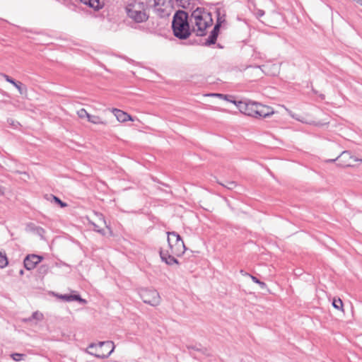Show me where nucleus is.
Here are the masks:
<instances>
[{
    "label": "nucleus",
    "mask_w": 362,
    "mask_h": 362,
    "mask_svg": "<svg viewBox=\"0 0 362 362\" xmlns=\"http://www.w3.org/2000/svg\"><path fill=\"white\" fill-rule=\"evenodd\" d=\"M234 108L242 114L257 119L266 118L274 114L269 106L251 100H236L234 96L228 95V112H235Z\"/></svg>",
    "instance_id": "f257e3e1"
},
{
    "label": "nucleus",
    "mask_w": 362,
    "mask_h": 362,
    "mask_svg": "<svg viewBox=\"0 0 362 362\" xmlns=\"http://www.w3.org/2000/svg\"><path fill=\"white\" fill-rule=\"evenodd\" d=\"M189 15L183 10L177 11L173 18L172 29L174 35L180 40H186L191 35L188 21Z\"/></svg>",
    "instance_id": "f03ea898"
},
{
    "label": "nucleus",
    "mask_w": 362,
    "mask_h": 362,
    "mask_svg": "<svg viewBox=\"0 0 362 362\" xmlns=\"http://www.w3.org/2000/svg\"><path fill=\"white\" fill-rule=\"evenodd\" d=\"M150 8L146 2L129 0L126 3L125 11L127 16L137 23L146 22L148 19L146 9Z\"/></svg>",
    "instance_id": "7ed1b4c3"
},
{
    "label": "nucleus",
    "mask_w": 362,
    "mask_h": 362,
    "mask_svg": "<svg viewBox=\"0 0 362 362\" xmlns=\"http://www.w3.org/2000/svg\"><path fill=\"white\" fill-rule=\"evenodd\" d=\"M194 20L195 25L197 27V35L204 36L206 35V29L213 24L211 13L204 8L197 7L192 11L190 21Z\"/></svg>",
    "instance_id": "20e7f679"
},
{
    "label": "nucleus",
    "mask_w": 362,
    "mask_h": 362,
    "mask_svg": "<svg viewBox=\"0 0 362 362\" xmlns=\"http://www.w3.org/2000/svg\"><path fill=\"white\" fill-rule=\"evenodd\" d=\"M168 243L171 253L180 256L186 250L184 241L181 236L175 231L167 232Z\"/></svg>",
    "instance_id": "39448f33"
},
{
    "label": "nucleus",
    "mask_w": 362,
    "mask_h": 362,
    "mask_svg": "<svg viewBox=\"0 0 362 362\" xmlns=\"http://www.w3.org/2000/svg\"><path fill=\"white\" fill-rule=\"evenodd\" d=\"M147 6L153 8L155 12L161 18L170 15V8L171 7L169 0H146Z\"/></svg>",
    "instance_id": "423d86ee"
},
{
    "label": "nucleus",
    "mask_w": 362,
    "mask_h": 362,
    "mask_svg": "<svg viewBox=\"0 0 362 362\" xmlns=\"http://www.w3.org/2000/svg\"><path fill=\"white\" fill-rule=\"evenodd\" d=\"M96 347V353L93 354L98 358H106L110 356L115 349V345L112 341H102L96 346L94 344H91L89 348L93 349Z\"/></svg>",
    "instance_id": "0eeeda50"
},
{
    "label": "nucleus",
    "mask_w": 362,
    "mask_h": 362,
    "mask_svg": "<svg viewBox=\"0 0 362 362\" xmlns=\"http://www.w3.org/2000/svg\"><path fill=\"white\" fill-rule=\"evenodd\" d=\"M139 296L143 302L152 306L160 304V297L158 292L154 289L142 288L139 291Z\"/></svg>",
    "instance_id": "6e6552de"
},
{
    "label": "nucleus",
    "mask_w": 362,
    "mask_h": 362,
    "mask_svg": "<svg viewBox=\"0 0 362 362\" xmlns=\"http://www.w3.org/2000/svg\"><path fill=\"white\" fill-rule=\"evenodd\" d=\"M335 160H337V165L343 168L353 166L357 161L362 162V159L354 156L349 151H343Z\"/></svg>",
    "instance_id": "1a4fd4ad"
},
{
    "label": "nucleus",
    "mask_w": 362,
    "mask_h": 362,
    "mask_svg": "<svg viewBox=\"0 0 362 362\" xmlns=\"http://www.w3.org/2000/svg\"><path fill=\"white\" fill-rule=\"evenodd\" d=\"M43 257L42 256L32 254L28 255L23 261L24 267L27 270L33 269L37 264H38L42 260Z\"/></svg>",
    "instance_id": "9d476101"
},
{
    "label": "nucleus",
    "mask_w": 362,
    "mask_h": 362,
    "mask_svg": "<svg viewBox=\"0 0 362 362\" xmlns=\"http://www.w3.org/2000/svg\"><path fill=\"white\" fill-rule=\"evenodd\" d=\"M77 115L78 116L81 118V119H83V118H87L88 121L89 122H91L93 124H105L106 122H105L104 121H103L100 117L97 116V115H90L89 113L87 112V111L83 109V108H81V110H79L78 112H77Z\"/></svg>",
    "instance_id": "9b49d317"
},
{
    "label": "nucleus",
    "mask_w": 362,
    "mask_h": 362,
    "mask_svg": "<svg viewBox=\"0 0 362 362\" xmlns=\"http://www.w3.org/2000/svg\"><path fill=\"white\" fill-rule=\"evenodd\" d=\"M160 257L163 262H165L168 265H173L178 264L177 259L175 257V255L171 253V251L160 250L159 252Z\"/></svg>",
    "instance_id": "f8f14e48"
},
{
    "label": "nucleus",
    "mask_w": 362,
    "mask_h": 362,
    "mask_svg": "<svg viewBox=\"0 0 362 362\" xmlns=\"http://www.w3.org/2000/svg\"><path fill=\"white\" fill-rule=\"evenodd\" d=\"M220 27H221V23L218 20L217 23L214 25L213 30L211 31L209 37L206 39V40L204 43V45L210 46V45L216 43L218 33H219Z\"/></svg>",
    "instance_id": "ddd939ff"
},
{
    "label": "nucleus",
    "mask_w": 362,
    "mask_h": 362,
    "mask_svg": "<svg viewBox=\"0 0 362 362\" xmlns=\"http://www.w3.org/2000/svg\"><path fill=\"white\" fill-rule=\"evenodd\" d=\"M81 3L93 8L95 11H99L103 8L105 4V0H80Z\"/></svg>",
    "instance_id": "4468645a"
},
{
    "label": "nucleus",
    "mask_w": 362,
    "mask_h": 362,
    "mask_svg": "<svg viewBox=\"0 0 362 362\" xmlns=\"http://www.w3.org/2000/svg\"><path fill=\"white\" fill-rule=\"evenodd\" d=\"M112 112L116 117L117 119L120 122H124L127 121H134L133 118L130 115L127 114V112L121 110L113 108Z\"/></svg>",
    "instance_id": "2eb2a0df"
},
{
    "label": "nucleus",
    "mask_w": 362,
    "mask_h": 362,
    "mask_svg": "<svg viewBox=\"0 0 362 362\" xmlns=\"http://www.w3.org/2000/svg\"><path fill=\"white\" fill-rule=\"evenodd\" d=\"M2 76L7 82L13 85L21 94H23L26 90L25 86L21 82L16 81L13 78L5 74H2Z\"/></svg>",
    "instance_id": "dca6fc26"
},
{
    "label": "nucleus",
    "mask_w": 362,
    "mask_h": 362,
    "mask_svg": "<svg viewBox=\"0 0 362 362\" xmlns=\"http://www.w3.org/2000/svg\"><path fill=\"white\" fill-rule=\"evenodd\" d=\"M186 348L189 351V354L191 355L192 354L191 351L192 350L202 353H204V351H206V349L204 347H202L200 344L196 345H186Z\"/></svg>",
    "instance_id": "f3484780"
},
{
    "label": "nucleus",
    "mask_w": 362,
    "mask_h": 362,
    "mask_svg": "<svg viewBox=\"0 0 362 362\" xmlns=\"http://www.w3.org/2000/svg\"><path fill=\"white\" fill-rule=\"evenodd\" d=\"M250 67H252L250 66ZM249 68V66H245L244 65H241L240 67L235 66H230L228 67V71L232 73V72H242L243 70H245L246 69Z\"/></svg>",
    "instance_id": "a211bd4d"
},
{
    "label": "nucleus",
    "mask_w": 362,
    "mask_h": 362,
    "mask_svg": "<svg viewBox=\"0 0 362 362\" xmlns=\"http://www.w3.org/2000/svg\"><path fill=\"white\" fill-rule=\"evenodd\" d=\"M247 275L250 276L253 282L257 284L259 286L261 289L264 290L267 288V284L264 281H260L257 277L249 274H247Z\"/></svg>",
    "instance_id": "6ab92c4d"
},
{
    "label": "nucleus",
    "mask_w": 362,
    "mask_h": 362,
    "mask_svg": "<svg viewBox=\"0 0 362 362\" xmlns=\"http://www.w3.org/2000/svg\"><path fill=\"white\" fill-rule=\"evenodd\" d=\"M8 264V261L5 252H0V268L6 267Z\"/></svg>",
    "instance_id": "aec40b11"
},
{
    "label": "nucleus",
    "mask_w": 362,
    "mask_h": 362,
    "mask_svg": "<svg viewBox=\"0 0 362 362\" xmlns=\"http://www.w3.org/2000/svg\"><path fill=\"white\" fill-rule=\"evenodd\" d=\"M78 301L83 304L86 303V300L83 299L79 294H69V302Z\"/></svg>",
    "instance_id": "412c9836"
},
{
    "label": "nucleus",
    "mask_w": 362,
    "mask_h": 362,
    "mask_svg": "<svg viewBox=\"0 0 362 362\" xmlns=\"http://www.w3.org/2000/svg\"><path fill=\"white\" fill-rule=\"evenodd\" d=\"M343 305H344L343 302L339 298L337 299V298L333 299L332 306L334 308L343 311L344 310Z\"/></svg>",
    "instance_id": "4be33fe9"
},
{
    "label": "nucleus",
    "mask_w": 362,
    "mask_h": 362,
    "mask_svg": "<svg viewBox=\"0 0 362 362\" xmlns=\"http://www.w3.org/2000/svg\"><path fill=\"white\" fill-rule=\"evenodd\" d=\"M49 196L52 198V201L58 204L61 208H64L67 206V204L62 202L58 197L53 194H50Z\"/></svg>",
    "instance_id": "5701e85b"
},
{
    "label": "nucleus",
    "mask_w": 362,
    "mask_h": 362,
    "mask_svg": "<svg viewBox=\"0 0 362 362\" xmlns=\"http://www.w3.org/2000/svg\"><path fill=\"white\" fill-rule=\"evenodd\" d=\"M25 355L23 354L13 353L11 354V358L15 361H21L24 359Z\"/></svg>",
    "instance_id": "b1692460"
},
{
    "label": "nucleus",
    "mask_w": 362,
    "mask_h": 362,
    "mask_svg": "<svg viewBox=\"0 0 362 362\" xmlns=\"http://www.w3.org/2000/svg\"><path fill=\"white\" fill-rule=\"evenodd\" d=\"M42 314L36 311V312H34L31 317H30L28 320H25V321H31L32 320H40L42 319Z\"/></svg>",
    "instance_id": "393cba45"
},
{
    "label": "nucleus",
    "mask_w": 362,
    "mask_h": 362,
    "mask_svg": "<svg viewBox=\"0 0 362 362\" xmlns=\"http://www.w3.org/2000/svg\"><path fill=\"white\" fill-rule=\"evenodd\" d=\"M48 269H49V267L47 265L42 264L38 267L37 271L40 274L43 276L47 273Z\"/></svg>",
    "instance_id": "a878e982"
},
{
    "label": "nucleus",
    "mask_w": 362,
    "mask_h": 362,
    "mask_svg": "<svg viewBox=\"0 0 362 362\" xmlns=\"http://www.w3.org/2000/svg\"><path fill=\"white\" fill-rule=\"evenodd\" d=\"M90 223L93 226V229L94 231H96L100 234L105 235L104 229L101 228L98 225L92 221H90Z\"/></svg>",
    "instance_id": "bb28decb"
},
{
    "label": "nucleus",
    "mask_w": 362,
    "mask_h": 362,
    "mask_svg": "<svg viewBox=\"0 0 362 362\" xmlns=\"http://www.w3.org/2000/svg\"><path fill=\"white\" fill-rule=\"evenodd\" d=\"M190 0H176L177 2L178 6L186 8L187 6L189 4Z\"/></svg>",
    "instance_id": "cd10ccee"
},
{
    "label": "nucleus",
    "mask_w": 362,
    "mask_h": 362,
    "mask_svg": "<svg viewBox=\"0 0 362 362\" xmlns=\"http://www.w3.org/2000/svg\"><path fill=\"white\" fill-rule=\"evenodd\" d=\"M34 232H35L37 235L42 237L45 233V230L42 227L36 226L33 228Z\"/></svg>",
    "instance_id": "c85d7f7f"
},
{
    "label": "nucleus",
    "mask_w": 362,
    "mask_h": 362,
    "mask_svg": "<svg viewBox=\"0 0 362 362\" xmlns=\"http://www.w3.org/2000/svg\"><path fill=\"white\" fill-rule=\"evenodd\" d=\"M55 296L59 299L69 302V294H56Z\"/></svg>",
    "instance_id": "c756f323"
},
{
    "label": "nucleus",
    "mask_w": 362,
    "mask_h": 362,
    "mask_svg": "<svg viewBox=\"0 0 362 362\" xmlns=\"http://www.w3.org/2000/svg\"><path fill=\"white\" fill-rule=\"evenodd\" d=\"M209 95L213 96V97H218L221 98H223L224 100H226V94H222V93H211Z\"/></svg>",
    "instance_id": "7c9ffc66"
},
{
    "label": "nucleus",
    "mask_w": 362,
    "mask_h": 362,
    "mask_svg": "<svg viewBox=\"0 0 362 362\" xmlns=\"http://www.w3.org/2000/svg\"><path fill=\"white\" fill-rule=\"evenodd\" d=\"M236 187H237V184L235 182H234V181L228 182V191L231 190Z\"/></svg>",
    "instance_id": "2f4dec72"
},
{
    "label": "nucleus",
    "mask_w": 362,
    "mask_h": 362,
    "mask_svg": "<svg viewBox=\"0 0 362 362\" xmlns=\"http://www.w3.org/2000/svg\"><path fill=\"white\" fill-rule=\"evenodd\" d=\"M264 15V11L263 10H261V9H259L257 13H256V16H257V18H259L262 16H263Z\"/></svg>",
    "instance_id": "473e14b6"
},
{
    "label": "nucleus",
    "mask_w": 362,
    "mask_h": 362,
    "mask_svg": "<svg viewBox=\"0 0 362 362\" xmlns=\"http://www.w3.org/2000/svg\"><path fill=\"white\" fill-rule=\"evenodd\" d=\"M100 221H102L104 223V224H106L105 218L102 214H100Z\"/></svg>",
    "instance_id": "72a5a7b5"
},
{
    "label": "nucleus",
    "mask_w": 362,
    "mask_h": 362,
    "mask_svg": "<svg viewBox=\"0 0 362 362\" xmlns=\"http://www.w3.org/2000/svg\"><path fill=\"white\" fill-rule=\"evenodd\" d=\"M354 1H356L357 4L362 6V0H354Z\"/></svg>",
    "instance_id": "f704fd0d"
},
{
    "label": "nucleus",
    "mask_w": 362,
    "mask_h": 362,
    "mask_svg": "<svg viewBox=\"0 0 362 362\" xmlns=\"http://www.w3.org/2000/svg\"><path fill=\"white\" fill-rule=\"evenodd\" d=\"M334 161H337V160H335V158H334V159H329V160H327V162H330V163H332V162H334Z\"/></svg>",
    "instance_id": "c9c22d12"
},
{
    "label": "nucleus",
    "mask_w": 362,
    "mask_h": 362,
    "mask_svg": "<svg viewBox=\"0 0 362 362\" xmlns=\"http://www.w3.org/2000/svg\"><path fill=\"white\" fill-rule=\"evenodd\" d=\"M23 273H24L23 270L22 269H21L20 271H19L20 275H23Z\"/></svg>",
    "instance_id": "e433bc0d"
},
{
    "label": "nucleus",
    "mask_w": 362,
    "mask_h": 362,
    "mask_svg": "<svg viewBox=\"0 0 362 362\" xmlns=\"http://www.w3.org/2000/svg\"><path fill=\"white\" fill-rule=\"evenodd\" d=\"M254 68L256 69H261L260 66H254Z\"/></svg>",
    "instance_id": "4c0bfd02"
},
{
    "label": "nucleus",
    "mask_w": 362,
    "mask_h": 362,
    "mask_svg": "<svg viewBox=\"0 0 362 362\" xmlns=\"http://www.w3.org/2000/svg\"><path fill=\"white\" fill-rule=\"evenodd\" d=\"M218 47H220V48H223V47L220 45L219 44L218 45Z\"/></svg>",
    "instance_id": "58836bf2"
},
{
    "label": "nucleus",
    "mask_w": 362,
    "mask_h": 362,
    "mask_svg": "<svg viewBox=\"0 0 362 362\" xmlns=\"http://www.w3.org/2000/svg\"><path fill=\"white\" fill-rule=\"evenodd\" d=\"M162 185H164V186H165V187H168V185H166V184L162 183Z\"/></svg>",
    "instance_id": "ea45409f"
}]
</instances>
